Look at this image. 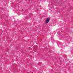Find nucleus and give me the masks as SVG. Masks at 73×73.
<instances>
[{
    "instance_id": "obj_1",
    "label": "nucleus",
    "mask_w": 73,
    "mask_h": 73,
    "mask_svg": "<svg viewBox=\"0 0 73 73\" xmlns=\"http://www.w3.org/2000/svg\"><path fill=\"white\" fill-rule=\"evenodd\" d=\"M50 20V19L49 18H47L46 20V21H45V23L46 24H48L49 23V21Z\"/></svg>"
}]
</instances>
